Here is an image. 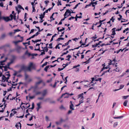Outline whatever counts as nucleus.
I'll use <instances>...</instances> for the list:
<instances>
[{
    "mask_svg": "<svg viewBox=\"0 0 129 129\" xmlns=\"http://www.w3.org/2000/svg\"><path fill=\"white\" fill-rule=\"evenodd\" d=\"M57 3V5L58 6L61 5H62V4L61 2V1H58V2Z\"/></svg>",
    "mask_w": 129,
    "mask_h": 129,
    "instance_id": "nucleus-38",
    "label": "nucleus"
},
{
    "mask_svg": "<svg viewBox=\"0 0 129 129\" xmlns=\"http://www.w3.org/2000/svg\"><path fill=\"white\" fill-rule=\"evenodd\" d=\"M43 82V81L42 80H40L38 82H36L35 84L38 85L40 84L41 83Z\"/></svg>",
    "mask_w": 129,
    "mask_h": 129,
    "instance_id": "nucleus-27",
    "label": "nucleus"
},
{
    "mask_svg": "<svg viewBox=\"0 0 129 129\" xmlns=\"http://www.w3.org/2000/svg\"><path fill=\"white\" fill-rule=\"evenodd\" d=\"M129 31V28L128 27H127L125 29L123 30V33H124L126 31Z\"/></svg>",
    "mask_w": 129,
    "mask_h": 129,
    "instance_id": "nucleus-34",
    "label": "nucleus"
},
{
    "mask_svg": "<svg viewBox=\"0 0 129 129\" xmlns=\"http://www.w3.org/2000/svg\"><path fill=\"white\" fill-rule=\"evenodd\" d=\"M70 109L72 110H74V109L73 107H74V106L72 103V101H70Z\"/></svg>",
    "mask_w": 129,
    "mask_h": 129,
    "instance_id": "nucleus-5",
    "label": "nucleus"
},
{
    "mask_svg": "<svg viewBox=\"0 0 129 129\" xmlns=\"http://www.w3.org/2000/svg\"><path fill=\"white\" fill-rule=\"evenodd\" d=\"M102 42L103 41H99V42L97 43V48H99L100 47V46L99 45H100V43H102Z\"/></svg>",
    "mask_w": 129,
    "mask_h": 129,
    "instance_id": "nucleus-30",
    "label": "nucleus"
},
{
    "mask_svg": "<svg viewBox=\"0 0 129 129\" xmlns=\"http://www.w3.org/2000/svg\"><path fill=\"white\" fill-rule=\"evenodd\" d=\"M72 110H69L67 113V114H68L69 115V114H70L71 113H72Z\"/></svg>",
    "mask_w": 129,
    "mask_h": 129,
    "instance_id": "nucleus-62",
    "label": "nucleus"
},
{
    "mask_svg": "<svg viewBox=\"0 0 129 129\" xmlns=\"http://www.w3.org/2000/svg\"><path fill=\"white\" fill-rule=\"evenodd\" d=\"M66 14H71V11L69 9H67L66 11L65 12Z\"/></svg>",
    "mask_w": 129,
    "mask_h": 129,
    "instance_id": "nucleus-29",
    "label": "nucleus"
},
{
    "mask_svg": "<svg viewBox=\"0 0 129 129\" xmlns=\"http://www.w3.org/2000/svg\"><path fill=\"white\" fill-rule=\"evenodd\" d=\"M103 22L102 20H100L99 21V22H97V24H103Z\"/></svg>",
    "mask_w": 129,
    "mask_h": 129,
    "instance_id": "nucleus-54",
    "label": "nucleus"
},
{
    "mask_svg": "<svg viewBox=\"0 0 129 129\" xmlns=\"http://www.w3.org/2000/svg\"><path fill=\"white\" fill-rule=\"evenodd\" d=\"M67 87V86L66 85H65L62 87L61 89V91L63 89V88L66 87Z\"/></svg>",
    "mask_w": 129,
    "mask_h": 129,
    "instance_id": "nucleus-61",
    "label": "nucleus"
},
{
    "mask_svg": "<svg viewBox=\"0 0 129 129\" xmlns=\"http://www.w3.org/2000/svg\"><path fill=\"white\" fill-rule=\"evenodd\" d=\"M4 20L6 22H8L9 21L12 20V19H10L9 17L8 16H4Z\"/></svg>",
    "mask_w": 129,
    "mask_h": 129,
    "instance_id": "nucleus-4",
    "label": "nucleus"
},
{
    "mask_svg": "<svg viewBox=\"0 0 129 129\" xmlns=\"http://www.w3.org/2000/svg\"><path fill=\"white\" fill-rule=\"evenodd\" d=\"M109 60H110V62L108 63V64L110 66L111 64H113V66H114L115 63H112V62H113V61H112V60L111 59H109Z\"/></svg>",
    "mask_w": 129,
    "mask_h": 129,
    "instance_id": "nucleus-25",
    "label": "nucleus"
},
{
    "mask_svg": "<svg viewBox=\"0 0 129 129\" xmlns=\"http://www.w3.org/2000/svg\"><path fill=\"white\" fill-rule=\"evenodd\" d=\"M118 16H119V18H118L117 19L119 21L121 20H126L125 19L122 18V16L120 14H119L118 15Z\"/></svg>",
    "mask_w": 129,
    "mask_h": 129,
    "instance_id": "nucleus-7",
    "label": "nucleus"
},
{
    "mask_svg": "<svg viewBox=\"0 0 129 129\" xmlns=\"http://www.w3.org/2000/svg\"><path fill=\"white\" fill-rule=\"evenodd\" d=\"M47 93V90L46 89L44 90L42 92V96L44 97L45 96Z\"/></svg>",
    "mask_w": 129,
    "mask_h": 129,
    "instance_id": "nucleus-9",
    "label": "nucleus"
},
{
    "mask_svg": "<svg viewBox=\"0 0 129 129\" xmlns=\"http://www.w3.org/2000/svg\"><path fill=\"white\" fill-rule=\"evenodd\" d=\"M6 66H0V69H1V70H2V72H4V70L3 69V68H5V67H6Z\"/></svg>",
    "mask_w": 129,
    "mask_h": 129,
    "instance_id": "nucleus-41",
    "label": "nucleus"
},
{
    "mask_svg": "<svg viewBox=\"0 0 129 129\" xmlns=\"http://www.w3.org/2000/svg\"><path fill=\"white\" fill-rule=\"evenodd\" d=\"M116 56H115V57L114 58V59H113V60H112V61H114V63L116 62L117 61H119V60L118 61H117L116 59Z\"/></svg>",
    "mask_w": 129,
    "mask_h": 129,
    "instance_id": "nucleus-45",
    "label": "nucleus"
},
{
    "mask_svg": "<svg viewBox=\"0 0 129 129\" xmlns=\"http://www.w3.org/2000/svg\"><path fill=\"white\" fill-rule=\"evenodd\" d=\"M65 68V67H63V68H58V71H62Z\"/></svg>",
    "mask_w": 129,
    "mask_h": 129,
    "instance_id": "nucleus-33",
    "label": "nucleus"
},
{
    "mask_svg": "<svg viewBox=\"0 0 129 129\" xmlns=\"http://www.w3.org/2000/svg\"><path fill=\"white\" fill-rule=\"evenodd\" d=\"M124 117L123 116H118V117H114L113 118L115 119H120L121 118H122Z\"/></svg>",
    "mask_w": 129,
    "mask_h": 129,
    "instance_id": "nucleus-16",
    "label": "nucleus"
},
{
    "mask_svg": "<svg viewBox=\"0 0 129 129\" xmlns=\"http://www.w3.org/2000/svg\"><path fill=\"white\" fill-rule=\"evenodd\" d=\"M12 59H13L14 60L16 59V57L14 55H13L12 56Z\"/></svg>",
    "mask_w": 129,
    "mask_h": 129,
    "instance_id": "nucleus-56",
    "label": "nucleus"
},
{
    "mask_svg": "<svg viewBox=\"0 0 129 129\" xmlns=\"http://www.w3.org/2000/svg\"><path fill=\"white\" fill-rule=\"evenodd\" d=\"M14 16V15H12V14H10L9 16V18L10 17L11 18L10 19H12V20L13 19V17Z\"/></svg>",
    "mask_w": 129,
    "mask_h": 129,
    "instance_id": "nucleus-50",
    "label": "nucleus"
},
{
    "mask_svg": "<svg viewBox=\"0 0 129 129\" xmlns=\"http://www.w3.org/2000/svg\"><path fill=\"white\" fill-rule=\"evenodd\" d=\"M53 7H52L51 8H48V9L46 10L45 11H47V12H46V13H47L48 12V11H50L51 9H53Z\"/></svg>",
    "mask_w": 129,
    "mask_h": 129,
    "instance_id": "nucleus-48",
    "label": "nucleus"
},
{
    "mask_svg": "<svg viewBox=\"0 0 129 129\" xmlns=\"http://www.w3.org/2000/svg\"><path fill=\"white\" fill-rule=\"evenodd\" d=\"M16 13H15V14H14V16L13 17V19H14V20H16Z\"/></svg>",
    "mask_w": 129,
    "mask_h": 129,
    "instance_id": "nucleus-52",
    "label": "nucleus"
},
{
    "mask_svg": "<svg viewBox=\"0 0 129 129\" xmlns=\"http://www.w3.org/2000/svg\"><path fill=\"white\" fill-rule=\"evenodd\" d=\"M38 85H36L35 84V86L34 87H33V86L31 87V88H33L34 89H37L38 88Z\"/></svg>",
    "mask_w": 129,
    "mask_h": 129,
    "instance_id": "nucleus-42",
    "label": "nucleus"
},
{
    "mask_svg": "<svg viewBox=\"0 0 129 129\" xmlns=\"http://www.w3.org/2000/svg\"><path fill=\"white\" fill-rule=\"evenodd\" d=\"M6 78L5 76L4 75H3L2 77V82H5V81H6Z\"/></svg>",
    "mask_w": 129,
    "mask_h": 129,
    "instance_id": "nucleus-8",
    "label": "nucleus"
},
{
    "mask_svg": "<svg viewBox=\"0 0 129 129\" xmlns=\"http://www.w3.org/2000/svg\"><path fill=\"white\" fill-rule=\"evenodd\" d=\"M124 86V85H123L122 84L120 85L119 88V89L120 90V89H122V88H123Z\"/></svg>",
    "mask_w": 129,
    "mask_h": 129,
    "instance_id": "nucleus-40",
    "label": "nucleus"
},
{
    "mask_svg": "<svg viewBox=\"0 0 129 129\" xmlns=\"http://www.w3.org/2000/svg\"><path fill=\"white\" fill-rule=\"evenodd\" d=\"M48 47H44V50L45 52H47L48 50Z\"/></svg>",
    "mask_w": 129,
    "mask_h": 129,
    "instance_id": "nucleus-51",
    "label": "nucleus"
},
{
    "mask_svg": "<svg viewBox=\"0 0 129 129\" xmlns=\"http://www.w3.org/2000/svg\"><path fill=\"white\" fill-rule=\"evenodd\" d=\"M50 65H48L46 66L44 69V70L46 72H47L48 69Z\"/></svg>",
    "mask_w": 129,
    "mask_h": 129,
    "instance_id": "nucleus-21",
    "label": "nucleus"
},
{
    "mask_svg": "<svg viewBox=\"0 0 129 129\" xmlns=\"http://www.w3.org/2000/svg\"><path fill=\"white\" fill-rule=\"evenodd\" d=\"M30 41H29L28 42H26L25 43H23V44L24 45H25L26 44H28V45H30Z\"/></svg>",
    "mask_w": 129,
    "mask_h": 129,
    "instance_id": "nucleus-26",
    "label": "nucleus"
},
{
    "mask_svg": "<svg viewBox=\"0 0 129 129\" xmlns=\"http://www.w3.org/2000/svg\"><path fill=\"white\" fill-rule=\"evenodd\" d=\"M115 17V16H112L111 18L110 19V21H112V22H114V20H115V18H114Z\"/></svg>",
    "mask_w": 129,
    "mask_h": 129,
    "instance_id": "nucleus-20",
    "label": "nucleus"
},
{
    "mask_svg": "<svg viewBox=\"0 0 129 129\" xmlns=\"http://www.w3.org/2000/svg\"><path fill=\"white\" fill-rule=\"evenodd\" d=\"M97 38V36L96 35V34L95 35V36H94L92 37H91V38L93 40H94V41L95 42L96 41H97V40H94L95 39Z\"/></svg>",
    "mask_w": 129,
    "mask_h": 129,
    "instance_id": "nucleus-18",
    "label": "nucleus"
},
{
    "mask_svg": "<svg viewBox=\"0 0 129 129\" xmlns=\"http://www.w3.org/2000/svg\"><path fill=\"white\" fill-rule=\"evenodd\" d=\"M59 108L61 109H64L65 110H66V109L62 105H61V106H60L59 107Z\"/></svg>",
    "mask_w": 129,
    "mask_h": 129,
    "instance_id": "nucleus-37",
    "label": "nucleus"
},
{
    "mask_svg": "<svg viewBox=\"0 0 129 129\" xmlns=\"http://www.w3.org/2000/svg\"><path fill=\"white\" fill-rule=\"evenodd\" d=\"M25 55H27L28 56H30L32 55V54H31L30 53L28 52V50H27L25 53Z\"/></svg>",
    "mask_w": 129,
    "mask_h": 129,
    "instance_id": "nucleus-11",
    "label": "nucleus"
},
{
    "mask_svg": "<svg viewBox=\"0 0 129 129\" xmlns=\"http://www.w3.org/2000/svg\"><path fill=\"white\" fill-rule=\"evenodd\" d=\"M33 8V11L32 12H35L36 11V10L35 9V6H32Z\"/></svg>",
    "mask_w": 129,
    "mask_h": 129,
    "instance_id": "nucleus-60",
    "label": "nucleus"
},
{
    "mask_svg": "<svg viewBox=\"0 0 129 129\" xmlns=\"http://www.w3.org/2000/svg\"><path fill=\"white\" fill-rule=\"evenodd\" d=\"M15 51V49H10V50L9 52V53H10L12 52Z\"/></svg>",
    "mask_w": 129,
    "mask_h": 129,
    "instance_id": "nucleus-49",
    "label": "nucleus"
},
{
    "mask_svg": "<svg viewBox=\"0 0 129 129\" xmlns=\"http://www.w3.org/2000/svg\"><path fill=\"white\" fill-rule=\"evenodd\" d=\"M14 34H15L16 32L21 31V30L19 29H16L14 30Z\"/></svg>",
    "mask_w": 129,
    "mask_h": 129,
    "instance_id": "nucleus-35",
    "label": "nucleus"
},
{
    "mask_svg": "<svg viewBox=\"0 0 129 129\" xmlns=\"http://www.w3.org/2000/svg\"><path fill=\"white\" fill-rule=\"evenodd\" d=\"M16 10V11H17V13L18 14H19V13L21 11L20 10H18V8L17 7H15Z\"/></svg>",
    "mask_w": 129,
    "mask_h": 129,
    "instance_id": "nucleus-28",
    "label": "nucleus"
},
{
    "mask_svg": "<svg viewBox=\"0 0 129 129\" xmlns=\"http://www.w3.org/2000/svg\"><path fill=\"white\" fill-rule=\"evenodd\" d=\"M125 1H123V3L121 4L120 5V6H117L118 8V9H119L120 8H121L123 6V4H124L125 3Z\"/></svg>",
    "mask_w": 129,
    "mask_h": 129,
    "instance_id": "nucleus-10",
    "label": "nucleus"
},
{
    "mask_svg": "<svg viewBox=\"0 0 129 129\" xmlns=\"http://www.w3.org/2000/svg\"><path fill=\"white\" fill-rule=\"evenodd\" d=\"M6 34H5L4 33L1 35L0 39H3L6 37Z\"/></svg>",
    "mask_w": 129,
    "mask_h": 129,
    "instance_id": "nucleus-13",
    "label": "nucleus"
},
{
    "mask_svg": "<svg viewBox=\"0 0 129 129\" xmlns=\"http://www.w3.org/2000/svg\"><path fill=\"white\" fill-rule=\"evenodd\" d=\"M55 48L56 49L57 48H58V49H60V47L59 46V44H57L55 46Z\"/></svg>",
    "mask_w": 129,
    "mask_h": 129,
    "instance_id": "nucleus-64",
    "label": "nucleus"
},
{
    "mask_svg": "<svg viewBox=\"0 0 129 129\" xmlns=\"http://www.w3.org/2000/svg\"><path fill=\"white\" fill-rule=\"evenodd\" d=\"M52 81V78H51L50 80H48L47 81V82L48 83H49Z\"/></svg>",
    "mask_w": 129,
    "mask_h": 129,
    "instance_id": "nucleus-58",
    "label": "nucleus"
},
{
    "mask_svg": "<svg viewBox=\"0 0 129 129\" xmlns=\"http://www.w3.org/2000/svg\"><path fill=\"white\" fill-rule=\"evenodd\" d=\"M5 75L6 76H8V77L6 78V82H8V83H11V81L10 80L9 81L8 80L9 79L10 77L11 76L10 74L9 73L5 74Z\"/></svg>",
    "mask_w": 129,
    "mask_h": 129,
    "instance_id": "nucleus-6",
    "label": "nucleus"
},
{
    "mask_svg": "<svg viewBox=\"0 0 129 129\" xmlns=\"http://www.w3.org/2000/svg\"><path fill=\"white\" fill-rule=\"evenodd\" d=\"M72 57L70 55H68L67 56V57L68 58L67 59H66V60H68L69 61H70V58Z\"/></svg>",
    "mask_w": 129,
    "mask_h": 129,
    "instance_id": "nucleus-22",
    "label": "nucleus"
},
{
    "mask_svg": "<svg viewBox=\"0 0 129 129\" xmlns=\"http://www.w3.org/2000/svg\"><path fill=\"white\" fill-rule=\"evenodd\" d=\"M31 68L32 69H36L35 65L33 64V63L32 62L30 63L29 64L28 67L24 65L21 66L20 67V69L18 71L14 70V73L13 74V75H14V76L13 77V80H15V76L16 75L17 73H20L23 71H24L25 72H26L27 71H31Z\"/></svg>",
    "mask_w": 129,
    "mask_h": 129,
    "instance_id": "nucleus-1",
    "label": "nucleus"
},
{
    "mask_svg": "<svg viewBox=\"0 0 129 129\" xmlns=\"http://www.w3.org/2000/svg\"><path fill=\"white\" fill-rule=\"evenodd\" d=\"M41 102H40L37 104V108L40 109L42 108V106H41Z\"/></svg>",
    "mask_w": 129,
    "mask_h": 129,
    "instance_id": "nucleus-12",
    "label": "nucleus"
},
{
    "mask_svg": "<svg viewBox=\"0 0 129 129\" xmlns=\"http://www.w3.org/2000/svg\"><path fill=\"white\" fill-rule=\"evenodd\" d=\"M41 41V39H38L36 40L35 41H34L33 40H32V41L34 43H37L39 42H40Z\"/></svg>",
    "mask_w": 129,
    "mask_h": 129,
    "instance_id": "nucleus-15",
    "label": "nucleus"
},
{
    "mask_svg": "<svg viewBox=\"0 0 129 129\" xmlns=\"http://www.w3.org/2000/svg\"><path fill=\"white\" fill-rule=\"evenodd\" d=\"M96 75L95 76V78L94 77L92 78L91 79L92 80V81L90 82V83H93V81H94L95 80V81H97V79H96L97 78L96 77Z\"/></svg>",
    "mask_w": 129,
    "mask_h": 129,
    "instance_id": "nucleus-14",
    "label": "nucleus"
},
{
    "mask_svg": "<svg viewBox=\"0 0 129 129\" xmlns=\"http://www.w3.org/2000/svg\"><path fill=\"white\" fill-rule=\"evenodd\" d=\"M47 12V11H45L42 14H41V15H40L39 18L41 20V21H40V23H42L44 21V20H43V18L44 17L45 13H46Z\"/></svg>",
    "mask_w": 129,
    "mask_h": 129,
    "instance_id": "nucleus-2",
    "label": "nucleus"
},
{
    "mask_svg": "<svg viewBox=\"0 0 129 129\" xmlns=\"http://www.w3.org/2000/svg\"><path fill=\"white\" fill-rule=\"evenodd\" d=\"M64 39V38L62 37H60L58 38L56 40V41H57L59 42V41L61 40H63Z\"/></svg>",
    "mask_w": 129,
    "mask_h": 129,
    "instance_id": "nucleus-23",
    "label": "nucleus"
},
{
    "mask_svg": "<svg viewBox=\"0 0 129 129\" xmlns=\"http://www.w3.org/2000/svg\"><path fill=\"white\" fill-rule=\"evenodd\" d=\"M43 52H41V54L39 55V56L41 55H42L45 54V51L44 50H43Z\"/></svg>",
    "mask_w": 129,
    "mask_h": 129,
    "instance_id": "nucleus-47",
    "label": "nucleus"
},
{
    "mask_svg": "<svg viewBox=\"0 0 129 129\" xmlns=\"http://www.w3.org/2000/svg\"><path fill=\"white\" fill-rule=\"evenodd\" d=\"M49 63L48 62H46L45 63H44L41 66V67L42 68H43L45 66L47 65V63Z\"/></svg>",
    "mask_w": 129,
    "mask_h": 129,
    "instance_id": "nucleus-32",
    "label": "nucleus"
},
{
    "mask_svg": "<svg viewBox=\"0 0 129 129\" xmlns=\"http://www.w3.org/2000/svg\"><path fill=\"white\" fill-rule=\"evenodd\" d=\"M129 96V95H127L126 96H122V98L123 99H126Z\"/></svg>",
    "mask_w": 129,
    "mask_h": 129,
    "instance_id": "nucleus-31",
    "label": "nucleus"
},
{
    "mask_svg": "<svg viewBox=\"0 0 129 129\" xmlns=\"http://www.w3.org/2000/svg\"><path fill=\"white\" fill-rule=\"evenodd\" d=\"M44 3L46 4V6H47V5L48 3H49V1H45Z\"/></svg>",
    "mask_w": 129,
    "mask_h": 129,
    "instance_id": "nucleus-59",
    "label": "nucleus"
},
{
    "mask_svg": "<svg viewBox=\"0 0 129 129\" xmlns=\"http://www.w3.org/2000/svg\"><path fill=\"white\" fill-rule=\"evenodd\" d=\"M72 41L71 40H69L68 42L66 43H65V44L66 45H69V43Z\"/></svg>",
    "mask_w": 129,
    "mask_h": 129,
    "instance_id": "nucleus-55",
    "label": "nucleus"
},
{
    "mask_svg": "<svg viewBox=\"0 0 129 129\" xmlns=\"http://www.w3.org/2000/svg\"><path fill=\"white\" fill-rule=\"evenodd\" d=\"M35 108V105L34 103L33 102L32 104V107L30 108H28V109H31L32 110H33Z\"/></svg>",
    "mask_w": 129,
    "mask_h": 129,
    "instance_id": "nucleus-19",
    "label": "nucleus"
},
{
    "mask_svg": "<svg viewBox=\"0 0 129 129\" xmlns=\"http://www.w3.org/2000/svg\"><path fill=\"white\" fill-rule=\"evenodd\" d=\"M50 98H46V99H45L44 100V102H46L48 101H50Z\"/></svg>",
    "mask_w": 129,
    "mask_h": 129,
    "instance_id": "nucleus-46",
    "label": "nucleus"
},
{
    "mask_svg": "<svg viewBox=\"0 0 129 129\" xmlns=\"http://www.w3.org/2000/svg\"><path fill=\"white\" fill-rule=\"evenodd\" d=\"M54 14V13H53L52 14V15L50 17V18L51 19V20L50 21V22L52 20H55V18L53 17V15Z\"/></svg>",
    "mask_w": 129,
    "mask_h": 129,
    "instance_id": "nucleus-17",
    "label": "nucleus"
},
{
    "mask_svg": "<svg viewBox=\"0 0 129 129\" xmlns=\"http://www.w3.org/2000/svg\"><path fill=\"white\" fill-rule=\"evenodd\" d=\"M118 124V122H115L113 124V127H115Z\"/></svg>",
    "mask_w": 129,
    "mask_h": 129,
    "instance_id": "nucleus-44",
    "label": "nucleus"
},
{
    "mask_svg": "<svg viewBox=\"0 0 129 129\" xmlns=\"http://www.w3.org/2000/svg\"><path fill=\"white\" fill-rule=\"evenodd\" d=\"M112 33L111 34V35L114 36L116 34L115 31H112Z\"/></svg>",
    "mask_w": 129,
    "mask_h": 129,
    "instance_id": "nucleus-63",
    "label": "nucleus"
},
{
    "mask_svg": "<svg viewBox=\"0 0 129 129\" xmlns=\"http://www.w3.org/2000/svg\"><path fill=\"white\" fill-rule=\"evenodd\" d=\"M4 107L3 108H2V109H3L4 110L5 108L6 107L7 105V104H6V103H4Z\"/></svg>",
    "mask_w": 129,
    "mask_h": 129,
    "instance_id": "nucleus-43",
    "label": "nucleus"
},
{
    "mask_svg": "<svg viewBox=\"0 0 129 129\" xmlns=\"http://www.w3.org/2000/svg\"><path fill=\"white\" fill-rule=\"evenodd\" d=\"M84 94L83 93H82L81 94H79L78 95V98H81L83 95Z\"/></svg>",
    "mask_w": 129,
    "mask_h": 129,
    "instance_id": "nucleus-39",
    "label": "nucleus"
},
{
    "mask_svg": "<svg viewBox=\"0 0 129 129\" xmlns=\"http://www.w3.org/2000/svg\"><path fill=\"white\" fill-rule=\"evenodd\" d=\"M21 48L22 47L21 46L17 45L15 49V51H16L18 53H20L21 52L20 50Z\"/></svg>",
    "mask_w": 129,
    "mask_h": 129,
    "instance_id": "nucleus-3",
    "label": "nucleus"
},
{
    "mask_svg": "<svg viewBox=\"0 0 129 129\" xmlns=\"http://www.w3.org/2000/svg\"><path fill=\"white\" fill-rule=\"evenodd\" d=\"M92 4V3H91L87 5H86V6L85 7V8H87V7L88 6H91V5Z\"/></svg>",
    "mask_w": 129,
    "mask_h": 129,
    "instance_id": "nucleus-53",
    "label": "nucleus"
},
{
    "mask_svg": "<svg viewBox=\"0 0 129 129\" xmlns=\"http://www.w3.org/2000/svg\"><path fill=\"white\" fill-rule=\"evenodd\" d=\"M128 102V101L127 100H125L123 102V105L125 106H126Z\"/></svg>",
    "mask_w": 129,
    "mask_h": 129,
    "instance_id": "nucleus-24",
    "label": "nucleus"
},
{
    "mask_svg": "<svg viewBox=\"0 0 129 129\" xmlns=\"http://www.w3.org/2000/svg\"><path fill=\"white\" fill-rule=\"evenodd\" d=\"M71 63V62H67L66 64H62V66H64V65H66V66H68L69 64L70 63Z\"/></svg>",
    "mask_w": 129,
    "mask_h": 129,
    "instance_id": "nucleus-57",
    "label": "nucleus"
},
{
    "mask_svg": "<svg viewBox=\"0 0 129 129\" xmlns=\"http://www.w3.org/2000/svg\"><path fill=\"white\" fill-rule=\"evenodd\" d=\"M52 43H51L50 44H49V47H48V48H49L50 49H52L53 48V47L52 46Z\"/></svg>",
    "mask_w": 129,
    "mask_h": 129,
    "instance_id": "nucleus-36",
    "label": "nucleus"
}]
</instances>
